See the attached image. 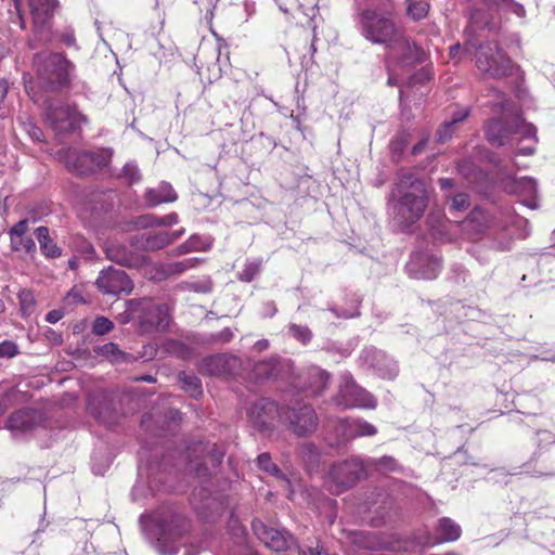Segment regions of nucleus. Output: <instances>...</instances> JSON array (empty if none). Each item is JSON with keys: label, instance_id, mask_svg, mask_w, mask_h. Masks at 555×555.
I'll return each mask as SVG.
<instances>
[{"label": "nucleus", "instance_id": "f257e3e1", "mask_svg": "<svg viewBox=\"0 0 555 555\" xmlns=\"http://www.w3.org/2000/svg\"><path fill=\"white\" fill-rule=\"evenodd\" d=\"M428 204L423 180L411 172H401L391 192L390 207L399 224L408 227L422 218Z\"/></svg>", "mask_w": 555, "mask_h": 555}, {"label": "nucleus", "instance_id": "f03ea898", "mask_svg": "<svg viewBox=\"0 0 555 555\" xmlns=\"http://www.w3.org/2000/svg\"><path fill=\"white\" fill-rule=\"evenodd\" d=\"M498 103L501 107V117L492 119L486 127V138L493 146H504L508 144L509 138L518 134L521 138H535L537 129L532 124H527L521 118L519 108L500 96Z\"/></svg>", "mask_w": 555, "mask_h": 555}, {"label": "nucleus", "instance_id": "7ed1b4c3", "mask_svg": "<svg viewBox=\"0 0 555 555\" xmlns=\"http://www.w3.org/2000/svg\"><path fill=\"white\" fill-rule=\"evenodd\" d=\"M358 27L363 38L372 44L389 48L401 34L390 10L378 11L376 8H364L358 15Z\"/></svg>", "mask_w": 555, "mask_h": 555}, {"label": "nucleus", "instance_id": "20e7f679", "mask_svg": "<svg viewBox=\"0 0 555 555\" xmlns=\"http://www.w3.org/2000/svg\"><path fill=\"white\" fill-rule=\"evenodd\" d=\"M33 66L39 82L54 91L67 86L75 65L62 53L40 52L35 54Z\"/></svg>", "mask_w": 555, "mask_h": 555}, {"label": "nucleus", "instance_id": "39448f33", "mask_svg": "<svg viewBox=\"0 0 555 555\" xmlns=\"http://www.w3.org/2000/svg\"><path fill=\"white\" fill-rule=\"evenodd\" d=\"M128 308L131 312H139L138 325L142 335L166 331L169 325V311L166 305L142 298L129 300Z\"/></svg>", "mask_w": 555, "mask_h": 555}, {"label": "nucleus", "instance_id": "423d86ee", "mask_svg": "<svg viewBox=\"0 0 555 555\" xmlns=\"http://www.w3.org/2000/svg\"><path fill=\"white\" fill-rule=\"evenodd\" d=\"M366 477V467L358 457H351L331 466L326 483L333 494H340Z\"/></svg>", "mask_w": 555, "mask_h": 555}, {"label": "nucleus", "instance_id": "0eeeda50", "mask_svg": "<svg viewBox=\"0 0 555 555\" xmlns=\"http://www.w3.org/2000/svg\"><path fill=\"white\" fill-rule=\"evenodd\" d=\"M158 538L156 548L162 555H176L179 550L178 540L189 530L188 519L177 513L163 515L157 519Z\"/></svg>", "mask_w": 555, "mask_h": 555}, {"label": "nucleus", "instance_id": "6e6552de", "mask_svg": "<svg viewBox=\"0 0 555 555\" xmlns=\"http://www.w3.org/2000/svg\"><path fill=\"white\" fill-rule=\"evenodd\" d=\"M60 156L66 168L77 176H87L102 169L111 158L103 150L81 151L74 147L60 151Z\"/></svg>", "mask_w": 555, "mask_h": 555}, {"label": "nucleus", "instance_id": "1a4fd4ad", "mask_svg": "<svg viewBox=\"0 0 555 555\" xmlns=\"http://www.w3.org/2000/svg\"><path fill=\"white\" fill-rule=\"evenodd\" d=\"M44 109L47 124L59 134L73 132L86 119L75 106L59 100H47Z\"/></svg>", "mask_w": 555, "mask_h": 555}, {"label": "nucleus", "instance_id": "9d476101", "mask_svg": "<svg viewBox=\"0 0 555 555\" xmlns=\"http://www.w3.org/2000/svg\"><path fill=\"white\" fill-rule=\"evenodd\" d=\"M476 65L479 70L491 78H502L512 74V61L503 53L496 42L480 46Z\"/></svg>", "mask_w": 555, "mask_h": 555}, {"label": "nucleus", "instance_id": "9b49d317", "mask_svg": "<svg viewBox=\"0 0 555 555\" xmlns=\"http://www.w3.org/2000/svg\"><path fill=\"white\" fill-rule=\"evenodd\" d=\"M334 400L344 408L375 409L377 405L376 399L358 386L349 374L343 375L339 392Z\"/></svg>", "mask_w": 555, "mask_h": 555}, {"label": "nucleus", "instance_id": "f8f14e48", "mask_svg": "<svg viewBox=\"0 0 555 555\" xmlns=\"http://www.w3.org/2000/svg\"><path fill=\"white\" fill-rule=\"evenodd\" d=\"M282 417L287 423L288 429L299 437L311 435L319 424L315 411L310 404L288 408Z\"/></svg>", "mask_w": 555, "mask_h": 555}, {"label": "nucleus", "instance_id": "ddd939ff", "mask_svg": "<svg viewBox=\"0 0 555 555\" xmlns=\"http://www.w3.org/2000/svg\"><path fill=\"white\" fill-rule=\"evenodd\" d=\"M95 285L103 294L113 296L129 295L133 291V282L129 275L112 266L100 272Z\"/></svg>", "mask_w": 555, "mask_h": 555}, {"label": "nucleus", "instance_id": "4468645a", "mask_svg": "<svg viewBox=\"0 0 555 555\" xmlns=\"http://www.w3.org/2000/svg\"><path fill=\"white\" fill-rule=\"evenodd\" d=\"M199 370L210 376H235L243 370V361L234 354L220 353L205 358Z\"/></svg>", "mask_w": 555, "mask_h": 555}, {"label": "nucleus", "instance_id": "2eb2a0df", "mask_svg": "<svg viewBox=\"0 0 555 555\" xmlns=\"http://www.w3.org/2000/svg\"><path fill=\"white\" fill-rule=\"evenodd\" d=\"M103 250L108 260L121 267L141 268L147 261L144 255L130 249L127 245L116 240H108L104 244Z\"/></svg>", "mask_w": 555, "mask_h": 555}, {"label": "nucleus", "instance_id": "dca6fc26", "mask_svg": "<svg viewBox=\"0 0 555 555\" xmlns=\"http://www.w3.org/2000/svg\"><path fill=\"white\" fill-rule=\"evenodd\" d=\"M279 415L278 405L270 399H258L248 411L251 425L261 433L271 431Z\"/></svg>", "mask_w": 555, "mask_h": 555}, {"label": "nucleus", "instance_id": "f3484780", "mask_svg": "<svg viewBox=\"0 0 555 555\" xmlns=\"http://www.w3.org/2000/svg\"><path fill=\"white\" fill-rule=\"evenodd\" d=\"M255 535L269 548L275 552H283L294 542V538L285 530H278L268 527L259 519L251 522Z\"/></svg>", "mask_w": 555, "mask_h": 555}, {"label": "nucleus", "instance_id": "a211bd4d", "mask_svg": "<svg viewBox=\"0 0 555 555\" xmlns=\"http://www.w3.org/2000/svg\"><path fill=\"white\" fill-rule=\"evenodd\" d=\"M406 269L414 278L433 280L441 271V259L426 253H413Z\"/></svg>", "mask_w": 555, "mask_h": 555}, {"label": "nucleus", "instance_id": "6ab92c4d", "mask_svg": "<svg viewBox=\"0 0 555 555\" xmlns=\"http://www.w3.org/2000/svg\"><path fill=\"white\" fill-rule=\"evenodd\" d=\"M361 359L383 378L391 379L398 374L397 362L382 350L373 347L365 348L361 353Z\"/></svg>", "mask_w": 555, "mask_h": 555}, {"label": "nucleus", "instance_id": "aec40b11", "mask_svg": "<svg viewBox=\"0 0 555 555\" xmlns=\"http://www.w3.org/2000/svg\"><path fill=\"white\" fill-rule=\"evenodd\" d=\"M404 64L422 63L425 60V52L415 42L411 41L402 33L388 48Z\"/></svg>", "mask_w": 555, "mask_h": 555}, {"label": "nucleus", "instance_id": "412c9836", "mask_svg": "<svg viewBox=\"0 0 555 555\" xmlns=\"http://www.w3.org/2000/svg\"><path fill=\"white\" fill-rule=\"evenodd\" d=\"M299 387L310 396H319L323 392L330 382V374L318 366L309 367L300 376Z\"/></svg>", "mask_w": 555, "mask_h": 555}, {"label": "nucleus", "instance_id": "4be33fe9", "mask_svg": "<svg viewBox=\"0 0 555 555\" xmlns=\"http://www.w3.org/2000/svg\"><path fill=\"white\" fill-rule=\"evenodd\" d=\"M130 244L138 250L154 251L168 246L170 244V240L166 234V231H164L133 235L130 238Z\"/></svg>", "mask_w": 555, "mask_h": 555}, {"label": "nucleus", "instance_id": "5701e85b", "mask_svg": "<svg viewBox=\"0 0 555 555\" xmlns=\"http://www.w3.org/2000/svg\"><path fill=\"white\" fill-rule=\"evenodd\" d=\"M56 0H29L36 33L42 31L53 16Z\"/></svg>", "mask_w": 555, "mask_h": 555}, {"label": "nucleus", "instance_id": "b1692460", "mask_svg": "<svg viewBox=\"0 0 555 555\" xmlns=\"http://www.w3.org/2000/svg\"><path fill=\"white\" fill-rule=\"evenodd\" d=\"M505 190L509 193L519 194L529 197L526 205L530 208H537L535 195L538 192L537 181L530 177H524L521 179L509 178L504 185Z\"/></svg>", "mask_w": 555, "mask_h": 555}, {"label": "nucleus", "instance_id": "393cba45", "mask_svg": "<svg viewBox=\"0 0 555 555\" xmlns=\"http://www.w3.org/2000/svg\"><path fill=\"white\" fill-rule=\"evenodd\" d=\"M338 429L346 440L358 437H370L377 434V428L374 425L360 418L341 421Z\"/></svg>", "mask_w": 555, "mask_h": 555}, {"label": "nucleus", "instance_id": "a878e982", "mask_svg": "<svg viewBox=\"0 0 555 555\" xmlns=\"http://www.w3.org/2000/svg\"><path fill=\"white\" fill-rule=\"evenodd\" d=\"M88 409L101 422H108L113 414V403L106 391H99L89 396Z\"/></svg>", "mask_w": 555, "mask_h": 555}, {"label": "nucleus", "instance_id": "bb28decb", "mask_svg": "<svg viewBox=\"0 0 555 555\" xmlns=\"http://www.w3.org/2000/svg\"><path fill=\"white\" fill-rule=\"evenodd\" d=\"M38 420V413L35 410L21 409L9 416L5 427L11 431L26 433L37 425Z\"/></svg>", "mask_w": 555, "mask_h": 555}, {"label": "nucleus", "instance_id": "cd10ccee", "mask_svg": "<svg viewBox=\"0 0 555 555\" xmlns=\"http://www.w3.org/2000/svg\"><path fill=\"white\" fill-rule=\"evenodd\" d=\"M144 198L149 207H155L164 203L176 202L178 195L170 183L163 181L156 188L147 189Z\"/></svg>", "mask_w": 555, "mask_h": 555}, {"label": "nucleus", "instance_id": "c85d7f7f", "mask_svg": "<svg viewBox=\"0 0 555 555\" xmlns=\"http://www.w3.org/2000/svg\"><path fill=\"white\" fill-rule=\"evenodd\" d=\"M202 262L201 258L192 257L181 261L159 263L156 269L158 279H167L172 275H180L188 270L197 267Z\"/></svg>", "mask_w": 555, "mask_h": 555}, {"label": "nucleus", "instance_id": "c756f323", "mask_svg": "<svg viewBox=\"0 0 555 555\" xmlns=\"http://www.w3.org/2000/svg\"><path fill=\"white\" fill-rule=\"evenodd\" d=\"M257 465L259 469L264 473L275 477L279 481L283 482L288 490V499L293 498L294 490L292 486V480L287 477V475L282 472L275 463L272 462L271 455L268 452H263L257 456Z\"/></svg>", "mask_w": 555, "mask_h": 555}, {"label": "nucleus", "instance_id": "7c9ffc66", "mask_svg": "<svg viewBox=\"0 0 555 555\" xmlns=\"http://www.w3.org/2000/svg\"><path fill=\"white\" fill-rule=\"evenodd\" d=\"M284 366L285 364L278 358H270L257 362L253 367V375L259 380L278 378L282 374Z\"/></svg>", "mask_w": 555, "mask_h": 555}, {"label": "nucleus", "instance_id": "2f4dec72", "mask_svg": "<svg viewBox=\"0 0 555 555\" xmlns=\"http://www.w3.org/2000/svg\"><path fill=\"white\" fill-rule=\"evenodd\" d=\"M95 354L105 358L113 364L129 363L134 360L133 356L122 351L117 344L109 341L93 348Z\"/></svg>", "mask_w": 555, "mask_h": 555}, {"label": "nucleus", "instance_id": "473e14b6", "mask_svg": "<svg viewBox=\"0 0 555 555\" xmlns=\"http://www.w3.org/2000/svg\"><path fill=\"white\" fill-rule=\"evenodd\" d=\"M436 530L441 542L456 541L462 534L461 526L449 517L440 518Z\"/></svg>", "mask_w": 555, "mask_h": 555}, {"label": "nucleus", "instance_id": "72a5a7b5", "mask_svg": "<svg viewBox=\"0 0 555 555\" xmlns=\"http://www.w3.org/2000/svg\"><path fill=\"white\" fill-rule=\"evenodd\" d=\"M35 235L40 244L42 254L48 258H57L61 256V248L51 240L47 227H38Z\"/></svg>", "mask_w": 555, "mask_h": 555}, {"label": "nucleus", "instance_id": "f704fd0d", "mask_svg": "<svg viewBox=\"0 0 555 555\" xmlns=\"http://www.w3.org/2000/svg\"><path fill=\"white\" fill-rule=\"evenodd\" d=\"M364 465L366 468L370 467L383 474L399 472L401 469L398 461L389 455L379 459H367Z\"/></svg>", "mask_w": 555, "mask_h": 555}, {"label": "nucleus", "instance_id": "c9c22d12", "mask_svg": "<svg viewBox=\"0 0 555 555\" xmlns=\"http://www.w3.org/2000/svg\"><path fill=\"white\" fill-rule=\"evenodd\" d=\"M468 114L469 111L466 108L454 112L451 119L444 121L441 128L438 130L437 134L439 141H447L451 137L454 126L463 121L468 116Z\"/></svg>", "mask_w": 555, "mask_h": 555}, {"label": "nucleus", "instance_id": "e433bc0d", "mask_svg": "<svg viewBox=\"0 0 555 555\" xmlns=\"http://www.w3.org/2000/svg\"><path fill=\"white\" fill-rule=\"evenodd\" d=\"M179 382L182 384V388L189 392L191 397L197 398L202 395V383L196 375L181 372L179 374Z\"/></svg>", "mask_w": 555, "mask_h": 555}, {"label": "nucleus", "instance_id": "4c0bfd02", "mask_svg": "<svg viewBox=\"0 0 555 555\" xmlns=\"http://www.w3.org/2000/svg\"><path fill=\"white\" fill-rule=\"evenodd\" d=\"M178 221H179L178 215L176 212H170L163 217H156V216H152V215L144 216L141 218L140 224L142 227H154V225L167 227V225L177 224Z\"/></svg>", "mask_w": 555, "mask_h": 555}, {"label": "nucleus", "instance_id": "58836bf2", "mask_svg": "<svg viewBox=\"0 0 555 555\" xmlns=\"http://www.w3.org/2000/svg\"><path fill=\"white\" fill-rule=\"evenodd\" d=\"M537 450L532 453V456L529 462L525 464V466H529L532 462H537L542 455V450L546 444H552L555 442V435L547 430H539L537 433Z\"/></svg>", "mask_w": 555, "mask_h": 555}, {"label": "nucleus", "instance_id": "ea45409f", "mask_svg": "<svg viewBox=\"0 0 555 555\" xmlns=\"http://www.w3.org/2000/svg\"><path fill=\"white\" fill-rule=\"evenodd\" d=\"M163 352L177 358H186L190 354V348L176 339H168L162 346Z\"/></svg>", "mask_w": 555, "mask_h": 555}, {"label": "nucleus", "instance_id": "a19ab883", "mask_svg": "<svg viewBox=\"0 0 555 555\" xmlns=\"http://www.w3.org/2000/svg\"><path fill=\"white\" fill-rule=\"evenodd\" d=\"M429 5L423 0H406V14L414 21L424 18L428 13Z\"/></svg>", "mask_w": 555, "mask_h": 555}, {"label": "nucleus", "instance_id": "79ce46f5", "mask_svg": "<svg viewBox=\"0 0 555 555\" xmlns=\"http://www.w3.org/2000/svg\"><path fill=\"white\" fill-rule=\"evenodd\" d=\"M262 266L261 259L247 260L244 264L243 270L238 273V280L242 282L249 283L260 272Z\"/></svg>", "mask_w": 555, "mask_h": 555}, {"label": "nucleus", "instance_id": "37998d69", "mask_svg": "<svg viewBox=\"0 0 555 555\" xmlns=\"http://www.w3.org/2000/svg\"><path fill=\"white\" fill-rule=\"evenodd\" d=\"M457 169L470 182L476 181L482 175V171L469 159L459 163Z\"/></svg>", "mask_w": 555, "mask_h": 555}, {"label": "nucleus", "instance_id": "c03bdc74", "mask_svg": "<svg viewBox=\"0 0 555 555\" xmlns=\"http://www.w3.org/2000/svg\"><path fill=\"white\" fill-rule=\"evenodd\" d=\"M409 137L410 135L408 132L402 131L390 141L389 147L393 159L398 160L400 158L402 152L409 143Z\"/></svg>", "mask_w": 555, "mask_h": 555}, {"label": "nucleus", "instance_id": "a18cd8bd", "mask_svg": "<svg viewBox=\"0 0 555 555\" xmlns=\"http://www.w3.org/2000/svg\"><path fill=\"white\" fill-rule=\"evenodd\" d=\"M289 334L299 343L307 345L312 339V332L306 325H298L295 323L289 324L288 326Z\"/></svg>", "mask_w": 555, "mask_h": 555}, {"label": "nucleus", "instance_id": "49530a36", "mask_svg": "<svg viewBox=\"0 0 555 555\" xmlns=\"http://www.w3.org/2000/svg\"><path fill=\"white\" fill-rule=\"evenodd\" d=\"M11 246L14 250H25L27 253L36 250L35 241L30 236L13 237L11 240Z\"/></svg>", "mask_w": 555, "mask_h": 555}, {"label": "nucleus", "instance_id": "de8ad7c7", "mask_svg": "<svg viewBox=\"0 0 555 555\" xmlns=\"http://www.w3.org/2000/svg\"><path fill=\"white\" fill-rule=\"evenodd\" d=\"M114 328V323L105 317H96L92 324V333L98 336L105 335Z\"/></svg>", "mask_w": 555, "mask_h": 555}, {"label": "nucleus", "instance_id": "09e8293b", "mask_svg": "<svg viewBox=\"0 0 555 555\" xmlns=\"http://www.w3.org/2000/svg\"><path fill=\"white\" fill-rule=\"evenodd\" d=\"M185 243L191 253L207 250L211 246V240L209 237H202L199 235H192Z\"/></svg>", "mask_w": 555, "mask_h": 555}, {"label": "nucleus", "instance_id": "8fccbe9b", "mask_svg": "<svg viewBox=\"0 0 555 555\" xmlns=\"http://www.w3.org/2000/svg\"><path fill=\"white\" fill-rule=\"evenodd\" d=\"M204 449L212 466H217L221 463L225 454L223 447L214 443L206 446Z\"/></svg>", "mask_w": 555, "mask_h": 555}, {"label": "nucleus", "instance_id": "3c124183", "mask_svg": "<svg viewBox=\"0 0 555 555\" xmlns=\"http://www.w3.org/2000/svg\"><path fill=\"white\" fill-rule=\"evenodd\" d=\"M55 37L67 47H76V37L73 27L66 26L64 29L56 30Z\"/></svg>", "mask_w": 555, "mask_h": 555}, {"label": "nucleus", "instance_id": "603ef678", "mask_svg": "<svg viewBox=\"0 0 555 555\" xmlns=\"http://www.w3.org/2000/svg\"><path fill=\"white\" fill-rule=\"evenodd\" d=\"M469 196L466 193H457L452 197L450 209L452 211H464L469 207Z\"/></svg>", "mask_w": 555, "mask_h": 555}, {"label": "nucleus", "instance_id": "864d4df0", "mask_svg": "<svg viewBox=\"0 0 555 555\" xmlns=\"http://www.w3.org/2000/svg\"><path fill=\"white\" fill-rule=\"evenodd\" d=\"M10 5L13 8L10 9L11 12V22L18 23L22 29H25V21L22 14V1L21 0H10Z\"/></svg>", "mask_w": 555, "mask_h": 555}, {"label": "nucleus", "instance_id": "5fc2aeb1", "mask_svg": "<svg viewBox=\"0 0 555 555\" xmlns=\"http://www.w3.org/2000/svg\"><path fill=\"white\" fill-rule=\"evenodd\" d=\"M18 354V346L12 340H3L0 343V358L11 359Z\"/></svg>", "mask_w": 555, "mask_h": 555}, {"label": "nucleus", "instance_id": "6e6d98bb", "mask_svg": "<svg viewBox=\"0 0 555 555\" xmlns=\"http://www.w3.org/2000/svg\"><path fill=\"white\" fill-rule=\"evenodd\" d=\"M122 176L127 178L130 183L138 182L141 179L140 170L133 163H127L124 166Z\"/></svg>", "mask_w": 555, "mask_h": 555}, {"label": "nucleus", "instance_id": "4d7b16f0", "mask_svg": "<svg viewBox=\"0 0 555 555\" xmlns=\"http://www.w3.org/2000/svg\"><path fill=\"white\" fill-rule=\"evenodd\" d=\"M233 337H234L233 331L230 327H225L222 331H220L219 333L212 334L210 337V340L216 341V343L225 344V343L231 341L233 339Z\"/></svg>", "mask_w": 555, "mask_h": 555}, {"label": "nucleus", "instance_id": "13d9d810", "mask_svg": "<svg viewBox=\"0 0 555 555\" xmlns=\"http://www.w3.org/2000/svg\"><path fill=\"white\" fill-rule=\"evenodd\" d=\"M27 230H28V221L26 219L21 220L11 228V230L9 232L10 238L12 240L13 237L25 236V233L27 232Z\"/></svg>", "mask_w": 555, "mask_h": 555}, {"label": "nucleus", "instance_id": "bf43d9fd", "mask_svg": "<svg viewBox=\"0 0 555 555\" xmlns=\"http://www.w3.org/2000/svg\"><path fill=\"white\" fill-rule=\"evenodd\" d=\"M505 10H509L515 15L519 17H524L526 15V10L522 4L515 2L514 0H508Z\"/></svg>", "mask_w": 555, "mask_h": 555}, {"label": "nucleus", "instance_id": "052dcab7", "mask_svg": "<svg viewBox=\"0 0 555 555\" xmlns=\"http://www.w3.org/2000/svg\"><path fill=\"white\" fill-rule=\"evenodd\" d=\"M189 469L197 477L206 476L208 472L206 465L193 461L190 462Z\"/></svg>", "mask_w": 555, "mask_h": 555}, {"label": "nucleus", "instance_id": "680f3d73", "mask_svg": "<svg viewBox=\"0 0 555 555\" xmlns=\"http://www.w3.org/2000/svg\"><path fill=\"white\" fill-rule=\"evenodd\" d=\"M366 8H376L378 11H387L391 9V0H369Z\"/></svg>", "mask_w": 555, "mask_h": 555}, {"label": "nucleus", "instance_id": "e2e57ef3", "mask_svg": "<svg viewBox=\"0 0 555 555\" xmlns=\"http://www.w3.org/2000/svg\"><path fill=\"white\" fill-rule=\"evenodd\" d=\"M63 315L64 313L62 310H51L50 312L47 313L46 321L51 324H54L59 322L63 318Z\"/></svg>", "mask_w": 555, "mask_h": 555}, {"label": "nucleus", "instance_id": "0e129e2a", "mask_svg": "<svg viewBox=\"0 0 555 555\" xmlns=\"http://www.w3.org/2000/svg\"><path fill=\"white\" fill-rule=\"evenodd\" d=\"M300 452L302 454L309 455L310 459H313L318 455L317 447L312 443H305L300 447Z\"/></svg>", "mask_w": 555, "mask_h": 555}, {"label": "nucleus", "instance_id": "69168bd1", "mask_svg": "<svg viewBox=\"0 0 555 555\" xmlns=\"http://www.w3.org/2000/svg\"><path fill=\"white\" fill-rule=\"evenodd\" d=\"M488 7L505 10L508 0H482Z\"/></svg>", "mask_w": 555, "mask_h": 555}, {"label": "nucleus", "instance_id": "338daca9", "mask_svg": "<svg viewBox=\"0 0 555 555\" xmlns=\"http://www.w3.org/2000/svg\"><path fill=\"white\" fill-rule=\"evenodd\" d=\"M188 253H191V251H190L189 246L184 242L181 245H179L178 247H176L175 249H172L170 251V255L171 256H180V255H184V254H188Z\"/></svg>", "mask_w": 555, "mask_h": 555}, {"label": "nucleus", "instance_id": "774afa93", "mask_svg": "<svg viewBox=\"0 0 555 555\" xmlns=\"http://www.w3.org/2000/svg\"><path fill=\"white\" fill-rule=\"evenodd\" d=\"M438 183H439L441 190H443V191H449L454 185L453 180L450 178H441V179H439Z\"/></svg>", "mask_w": 555, "mask_h": 555}]
</instances>
